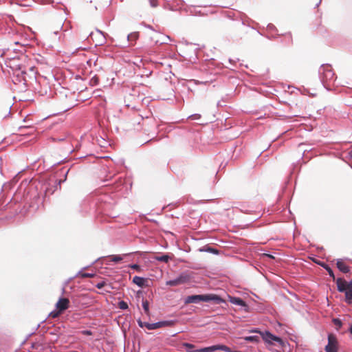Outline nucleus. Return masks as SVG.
Listing matches in <instances>:
<instances>
[{
    "instance_id": "obj_29",
    "label": "nucleus",
    "mask_w": 352,
    "mask_h": 352,
    "mask_svg": "<svg viewBox=\"0 0 352 352\" xmlns=\"http://www.w3.org/2000/svg\"><path fill=\"white\" fill-rule=\"evenodd\" d=\"M34 69H35V68H34V67H33V66H32V67H30L28 68V69H29L30 71L32 72H34Z\"/></svg>"
},
{
    "instance_id": "obj_5",
    "label": "nucleus",
    "mask_w": 352,
    "mask_h": 352,
    "mask_svg": "<svg viewBox=\"0 0 352 352\" xmlns=\"http://www.w3.org/2000/svg\"><path fill=\"white\" fill-rule=\"evenodd\" d=\"M189 278L187 275L181 274L177 278L166 282V285L169 286H177L186 283Z\"/></svg>"
},
{
    "instance_id": "obj_8",
    "label": "nucleus",
    "mask_w": 352,
    "mask_h": 352,
    "mask_svg": "<svg viewBox=\"0 0 352 352\" xmlns=\"http://www.w3.org/2000/svg\"><path fill=\"white\" fill-rule=\"evenodd\" d=\"M229 301L234 305L245 307V310L248 311V306L246 304V302L244 300H243L241 298H238V297L229 296Z\"/></svg>"
},
{
    "instance_id": "obj_15",
    "label": "nucleus",
    "mask_w": 352,
    "mask_h": 352,
    "mask_svg": "<svg viewBox=\"0 0 352 352\" xmlns=\"http://www.w3.org/2000/svg\"><path fill=\"white\" fill-rule=\"evenodd\" d=\"M142 307L144 310V312L146 315L149 316L150 311H149V307H148V302L146 299L142 300Z\"/></svg>"
},
{
    "instance_id": "obj_11",
    "label": "nucleus",
    "mask_w": 352,
    "mask_h": 352,
    "mask_svg": "<svg viewBox=\"0 0 352 352\" xmlns=\"http://www.w3.org/2000/svg\"><path fill=\"white\" fill-rule=\"evenodd\" d=\"M138 324L140 327H145L146 328H147L148 330H152V329H157V323H148V322H142L141 320H138Z\"/></svg>"
},
{
    "instance_id": "obj_28",
    "label": "nucleus",
    "mask_w": 352,
    "mask_h": 352,
    "mask_svg": "<svg viewBox=\"0 0 352 352\" xmlns=\"http://www.w3.org/2000/svg\"><path fill=\"white\" fill-rule=\"evenodd\" d=\"M82 333L84 334V335H86V336H91V335H92V332L91 331H89V330L83 331H82Z\"/></svg>"
},
{
    "instance_id": "obj_22",
    "label": "nucleus",
    "mask_w": 352,
    "mask_h": 352,
    "mask_svg": "<svg viewBox=\"0 0 352 352\" xmlns=\"http://www.w3.org/2000/svg\"><path fill=\"white\" fill-rule=\"evenodd\" d=\"M333 324H334L336 326H337V327H341V326H342V322H341V320H339V319H338V318H334V319L333 320Z\"/></svg>"
},
{
    "instance_id": "obj_30",
    "label": "nucleus",
    "mask_w": 352,
    "mask_h": 352,
    "mask_svg": "<svg viewBox=\"0 0 352 352\" xmlns=\"http://www.w3.org/2000/svg\"><path fill=\"white\" fill-rule=\"evenodd\" d=\"M26 128H27L26 126H20L19 127V131H22L23 129H25Z\"/></svg>"
},
{
    "instance_id": "obj_7",
    "label": "nucleus",
    "mask_w": 352,
    "mask_h": 352,
    "mask_svg": "<svg viewBox=\"0 0 352 352\" xmlns=\"http://www.w3.org/2000/svg\"><path fill=\"white\" fill-rule=\"evenodd\" d=\"M263 338L265 342H267L270 344H272L274 342H282V340L280 338L272 335L271 333H270L268 331H266L265 333L263 334Z\"/></svg>"
},
{
    "instance_id": "obj_16",
    "label": "nucleus",
    "mask_w": 352,
    "mask_h": 352,
    "mask_svg": "<svg viewBox=\"0 0 352 352\" xmlns=\"http://www.w3.org/2000/svg\"><path fill=\"white\" fill-rule=\"evenodd\" d=\"M170 257L168 255H162L161 256H157L155 259L158 261H162L167 263L169 261Z\"/></svg>"
},
{
    "instance_id": "obj_18",
    "label": "nucleus",
    "mask_w": 352,
    "mask_h": 352,
    "mask_svg": "<svg viewBox=\"0 0 352 352\" xmlns=\"http://www.w3.org/2000/svg\"><path fill=\"white\" fill-rule=\"evenodd\" d=\"M138 37V33L133 32L128 35L129 41H135Z\"/></svg>"
},
{
    "instance_id": "obj_24",
    "label": "nucleus",
    "mask_w": 352,
    "mask_h": 352,
    "mask_svg": "<svg viewBox=\"0 0 352 352\" xmlns=\"http://www.w3.org/2000/svg\"><path fill=\"white\" fill-rule=\"evenodd\" d=\"M98 77H93L91 80V82L93 84V85H97L98 82Z\"/></svg>"
},
{
    "instance_id": "obj_27",
    "label": "nucleus",
    "mask_w": 352,
    "mask_h": 352,
    "mask_svg": "<svg viewBox=\"0 0 352 352\" xmlns=\"http://www.w3.org/2000/svg\"><path fill=\"white\" fill-rule=\"evenodd\" d=\"M104 285H105V283L102 281V282L98 283L96 285V287L98 289H102Z\"/></svg>"
},
{
    "instance_id": "obj_3",
    "label": "nucleus",
    "mask_w": 352,
    "mask_h": 352,
    "mask_svg": "<svg viewBox=\"0 0 352 352\" xmlns=\"http://www.w3.org/2000/svg\"><path fill=\"white\" fill-rule=\"evenodd\" d=\"M338 341L336 337L333 334L328 336V344L325 346L326 352H338Z\"/></svg>"
},
{
    "instance_id": "obj_23",
    "label": "nucleus",
    "mask_w": 352,
    "mask_h": 352,
    "mask_svg": "<svg viewBox=\"0 0 352 352\" xmlns=\"http://www.w3.org/2000/svg\"><path fill=\"white\" fill-rule=\"evenodd\" d=\"M150 4L152 7L155 8L158 5V0H149Z\"/></svg>"
},
{
    "instance_id": "obj_31",
    "label": "nucleus",
    "mask_w": 352,
    "mask_h": 352,
    "mask_svg": "<svg viewBox=\"0 0 352 352\" xmlns=\"http://www.w3.org/2000/svg\"><path fill=\"white\" fill-rule=\"evenodd\" d=\"M21 73L23 74H27V70L26 69H23L21 71Z\"/></svg>"
},
{
    "instance_id": "obj_33",
    "label": "nucleus",
    "mask_w": 352,
    "mask_h": 352,
    "mask_svg": "<svg viewBox=\"0 0 352 352\" xmlns=\"http://www.w3.org/2000/svg\"><path fill=\"white\" fill-rule=\"evenodd\" d=\"M248 340H251L252 339V336H250L249 338H247ZM252 339H253V337H252Z\"/></svg>"
},
{
    "instance_id": "obj_6",
    "label": "nucleus",
    "mask_w": 352,
    "mask_h": 352,
    "mask_svg": "<svg viewBox=\"0 0 352 352\" xmlns=\"http://www.w3.org/2000/svg\"><path fill=\"white\" fill-rule=\"evenodd\" d=\"M69 300L67 298H60L56 304V309H58L62 312L67 309L69 308Z\"/></svg>"
},
{
    "instance_id": "obj_13",
    "label": "nucleus",
    "mask_w": 352,
    "mask_h": 352,
    "mask_svg": "<svg viewBox=\"0 0 352 352\" xmlns=\"http://www.w3.org/2000/svg\"><path fill=\"white\" fill-rule=\"evenodd\" d=\"M319 264L327 271L329 275L333 279V280H335L336 277H335V275H334L333 272L331 270V268L328 265H327L324 263H319Z\"/></svg>"
},
{
    "instance_id": "obj_25",
    "label": "nucleus",
    "mask_w": 352,
    "mask_h": 352,
    "mask_svg": "<svg viewBox=\"0 0 352 352\" xmlns=\"http://www.w3.org/2000/svg\"><path fill=\"white\" fill-rule=\"evenodd\" d=\"M183 346L188 349H193L195 347L193 344L187 342L184 343Z\"/></svg>"
},
{
    "instance_id": "obj_1",
    "label": "nucleus",
    "mask_w": 352,
    "mask_h": 352,
    "mask_svg": "<svg viewBox=\"0 0 352 352\" xmlns=\"http://www.w3.org/2000/svg\"><path fill=\"white\" fill-rule=\"evenodd\" d=\"M211 300L215 302L217 304L225 302L224 300L222 299L219 296L214 294H210L204 295L188 296L185 300V303H197L200 301L208 302Z\"/></svg>"
},
{
    "instance_id": "obj_20",
    "label": "nucleus",
    "mask_w": 352,
    "mask_h": 352,
    "mask_svg": "<svg viewBox=\"0 0 352 352\" xmlns=\"http://www.w3.org/2000/svg\"><path fill=\"white\" fill-rule=\"evenodd\" d=\"M129 267L133 269V270H135L136 271L138 272H141L142 269L140 267V266L138 264H133V265H129Z\"/></svg>"
},
{
    "instance_id": "obj_12",
    "label": "nucleus",
    "mask_w": 352,
    "mask_h": 352,
    "mask_svg": "<svg viewBox=\"0 0 352 352\" xmlns=\"http://www.w3.org/2000/svg\"><path fill=\"white\" fill-rule=\"evenodd\" d=\"M145 280L144 278H142L140 276H134L133 278V283L136 284L137 285L140 287H142L144 284Z\"/></svg>"
},
{
    "instance_id": "obj_14",
    "label": "nucleus",
    "mask_w": 352,
    "mask_h": 352,
    "mask_svg": "<svg viewBox=\"0 0 352 352\" xmlns=\"http://www.w3.org/2000/svg\"><path fill=\"white\" fill-rule=\"evenodd\" d=\"M128 254H124L123 256L121 255H111L109 256V258L111 261L114 263H118L123 260L124 256H127Z\"/></svg>"
},
{
    "instance_id": "obj_19",
    "label": "nucleus",
    "mask_w": 352,
    "mask_h": 352,
    "mask_svg": "<svg viewBox=\"0 0 352 352\" xmlns=\"http://www.w3.org/2000/svg\"><path fill=\"white\" fill-rule=\"evenodd\" d=\"M118 307L120 309H126L128 308V304L124 301H120L118 303Z\"/></svg>"
},
{
    "instance_id": "obj_32",
    "label": "nucleus",
    "mask_w": 352,
    "mask_h": 352,
    "mask_svg": "<svg viewBox=\"0 0 352 352\" xmlns=\"http://www.w3.org/2000/svg\"><path fill=\"white\" fill-rule=\"evenodd\" d=\"M349 331H350V333L352 334V324L350 327Z\"/></svg>"
},
{
    "instance_id": "obj_4",
    "label": "nucleus",
    "mask_w": 352,
    "mask_h": 352,
    "mask_svg": "<svg viewBox=\"0 0 352 352\" xmlns=\"http://www.w3.org/2000/svg\"><path fill=\"white\" fill-rule=\"evenodd\" d=\"M217 350H221L226 352H233L230 348L223 344H217L208 347L202 348L201 349L197 350L196 352H213Z\"/></svg>"
},
{
    "instance_id": "obj_10",
    "label": "nucleus",
    "mask_w": 352,
    "mask_h": 352,
    "mask_svg": "<svg viewBox=\"0 0 352 352\" xmlns=\"http://www.w3.org/2000/svg\"><path fill=\"white\" fill-rule=\"evenodd\" d=\"M157 329L164 327H173L176 324L175 320H166L156 322Z\"/></svg>"
},
{
    "instance_id": "obj_34",
    "label": "nucleus",
    "mask_w": 352,
    "mask_h": 352,
    "mask_svg": "<svg viewBox=\"0 0 352 352\" xmlns=\"http://www.w3.org/2000/svg\"><path fill=\"white\" fill-rule=\"evenodd\" d=\"M350 156L352 158V151L350 152Z\"/></svg>"
},
{
    "instance_id": "obj_26",
    "label": "nucleus",
    "mask_w": 352,
    "mask_h": 352,
    "mask_svg": "<svg viewBox=\"0 0 352 352\" xmlns=\"http://www.w3.org/2000/svg\"><path fill=\"white\" fill-rule=\"evenodd\" d=\"M206 251L208 252H212V253H214V254H217L218 253V251L217 250H214L212 248H208Z\"/></svg>"
},
{
    "instance_id": "obj_21",
    "label": "nucleus",
    "mask_w": 352,
    "mask_h": 352,
    "mask_svg": "<svg viewBox=\"0 0 352 352\" xmlns=\"http://www.w3.org/2000/svg\"><path fill=\"white\" fill-rule=\"evenodd\" d=\"M94 274H89V273H80V276L82 278H91L94 277Z\"/></svg>"
},
{
    "instance_id": "obj_9",
    "label": "nucleus",
    "mask_w": 352,
    "mask_h": 352,
    "mask_svg": "<svg viewBox=\"0 0 352 352\" xmlns=\"http://www.w3.org/2000/svg\"><path fill=\"white\" fill-rule=\"evenodd\" d=\"M337 267L343 273H348L349 272V267L347 266L342 259H338L336 262Z\"/></svg>"
},
{
    "instance_id": "obj_2",
    "label": "nucleus",
    "mask_w": 352,
    "mask_h": 352,
    "mask_svg": "<svg viewBox=\"0 0 352 352\" xmlns=\"http://www.w3.org/2000/svg\"><path fill=\"white\" fill-rule=\"evenodd\" d=\"M336 285L338 287V290L340 292L345 293V298L346 302L348 304L352 303V279L350 282H346L344 279L342 278H338L336 279Z\"/></svg>"
},
{
    "instance_id": "obj_17",
    "label": "nucleus",
    "mask_w": 352,
    "mask_h": 352,
    "mask_svg": "<svg viewBox=\"0 0 352 352\" xmlns=\"http://www.w3.org/2000/svg\"><path fill=\"white\" fill-rule=\"evenodd\" d=\"M63 313L62 311H60V310L58 309H56L55 311H52L50 314V316L52 317V318H57L59 316V315Z\"/></svg>"
}]
</instances>
